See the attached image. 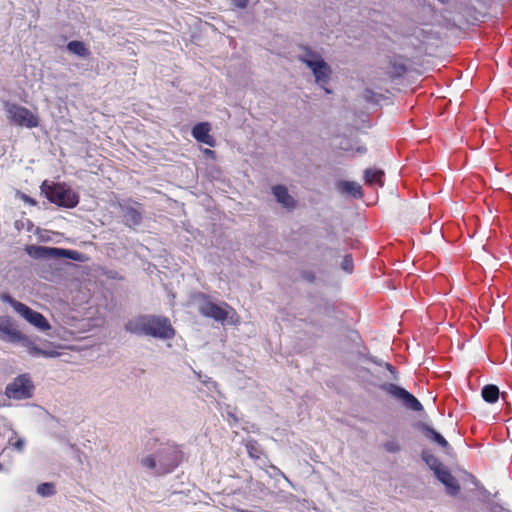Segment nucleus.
<instances>
[{
	"mask_svg": "<svg viewBox=\"0 0 512 512\" xmlns=\"http://www.w3.org/2000/svg\"><path fill=\"white\" fill-rule=\"evenodd\" d=\"M131 334L151 336L158 339L168 340L175 336V329L170 320L164 316L138 315L128 320L124 326Z\"/></svg>",
	"mask_w": 512,
	"mask_h": 512,
	"instance_id": "nucleus-1",
	"label": "nucleus"
},
{
	"mask_svg": "<svg viewBox=\"0 0 512 512\" xmlns=\"http://www.w3.org/2000/svg\"><path fill=\"white\" fill-rule=\"evenodd\" d=\"M41 192L51 202L65 208H74L79 203L78 195L64 183H53L47 180L40 186Z\"/></svg>",
	"mask_w": 512,
	"mask_h": 512,
	"instance_id": "nucleus-2",
	"label": "nucleus"
},
{
	"mask_svg": "<svg viewBox=\"0 0 512 512\" xmlns=\"http://www.w3.org/2000/svg\"><path fill=\"white\" fill-rule=\"evenodd\" d=\"M299 60L311 69L315 82L319 84L327 94H330L331 90L326 88L325 85L328 84L331 78L332 70L329 64L322 59L321 55L307 50V54L301 56Z\"/></svg>",
	"mask_w": 512,
	"mask_h": 512,
	"instance_id": "nucleus-3",
	"label": "nucleus"
},
{
	"mask_svg": "<svg viewBox=\"0 0 512 512\" xmlns=\"http://www.w3.org/2000/svg\"><path fill=\"white\" fill-rule=\"evenodd\" d=\"M200 298L202 302L199 305V313L202 316L222 323L228 318H230L233 323L238 322V315L235 309L228 303L222 302L220 305L216 304L210 301L209 297L205 294H200Z\"/></svg>",
	"mask_w": 512,
	"mask_h": 512,
	"instance_id": "nucleus-4",
	"label": "nucleus"
},
{
	"mask_svg": "<svg viewBox=\"0 0 512 512\" xmlns=\"http://www.w3.org/2000/svg\"><path fill=\"white\" fill-rule=\"evenodd\" d=\"M4 109L7 119L17 126L32 129L38 127L40 124L38 115L24 106L16 103L5 102Z\"/></svg>",
	"mask_w": 512,
	"mask_h": 512,
	"instance_id": "nucleus-5",
	"label": "nucleus"
},
{
	"mask_svg": "<svg viewBox=\"0 0 512 512\" xmlns=\"http://www.w3.org/2000/svg\"><path fill=\"white\" fill-rule=\"evenodd\" d=\"M1 299H2V301L11 305V307L21 317H23L28 323H30L31 325H33L35 328L39 329L40 331H47L51 328V325L49 324L47 319L41 313L34 311L27 305L15 300L9 294H2Z\"/></svg>",
	"mask_w": 512,
	"mask_h": 512,
	"instance_id": "nucleus-6",
	"label": "nucleus"
},
{
	"mask_svg": "<svg viewBox=\"0 0 512 512\" xmlns=\"http://www.w3.org/2000/svg\"><path fill=\"white\" fill-rule=\"evenodd\" d=\"M158 462L157 474L172 472L182 462L183 453L177 445H166L156 452Z\"/></svg>",
	"mask_w": 512,
	"mask_h": 512,
	"instance_id": "nucleus-7",
	"label": "nucleus"
},
{
	"mask_svg": "<svg viewBox=\"0 0 512 512\" xmlns=\"http://www.w3.org/2000/svg\"><path fill=\"white\" fill-rule=\"evenodd\" d=\"M34 385L27 374L14 378L5 388V395L13 400H25L33 396Z\"/></svg>",
	"mask_w": 512,
	"mask_h": 512,
	"instance_id": "nucleus-8",
	"label": "nucleus"
},
{
	"mask_svg": "<svg viewBox=\"0 0 512 512\" xmlns=\"http://www.w3.org/2000/svg\"><path fill=\"white\" fill-rule=\"evenodd\" d=\"M380 389L401 401L403 406H405L409 410L421 412L424 409L421 402L413 394L408 392L406 389L398 386L397 384L384 383L380 385Z\"/></svg>",
	"mask_w": 512,
	"mask_h": 512,
	"instance_id": "nucleus-9",
	"label": "nucleus"
},
{
	"mask_svg": "<svg viewBox=\"0 0 512 512\" xmlns=\"http://www.w3.org/2000/svg\"><path fill=\"white\" fill-rule=\"evenodd\" d=\"M25 252L34 259H50L60 257H66L73 260L77 259L75 257L77 252L57 247L28 245L25 247Z\"/></svg>",
	"mask_w": 512,
	"mask_h": 512,
	"instance_id": "nucleus-10",
	"label": "nucleus"
},
{
	"mask_svg": "<svg viewBox=\"0 0 512 512\" xmlns=\"http://www.w3.org/2000/svg\"><path fill=\"white\" fill-rule=\"evenodd\" d=\"M0 339L6 342L18 343L25 340L15 321L9 316H0Z\"/></svg>",
	"mask_w": 512,
	"mask_h": 512,
	"instance_id": "nucleus-11",
	"label": "nucleus"
},
{
	"mask_svg": "<svg viewBox=\"0 0 512 512\" xmlns=\"http://www.w3.org/2000/svg\"><path fill=\"white\" fill-rule=\"evenodd\" d=\"M437 479L445 485L447 493L451 496H456L460 492V485L457 479L451 474V472L442 464L432 466Z\"/></svg>",
	"mask_w": 512,
	"mask_h": 512,
	"instance_id": "nucleus-12",
	"label": "nucleus"
},
{
	"mask_svg": "<svg viewBox=\"0 0 512 512\" xmlns=\"http://www.w3.org/2000/svg\"><path fill=\"white\" fill-rule=\"evenodd\" d=\"M211 126L208 122H200L194 125L192 128V136L200 143H204L210 147L216 145V141L213 136L210 135Z\"/></svg>",
	"mask_w": 512,
	"mask_h": 512,
	"instance_id": "nucleus-13",
	"label": "nucleus"
},
{
	"mask_svg": "<svg viewBox=\"0 0 512 512\" xmlns=\"http://www.w3.org/2000/svg\"><path fill=\"white\" fill-rule=\"evenodd\" d=\"M123 222L126 226L134 228L141 224L143 215L140 209L131 205H121Z\"/></svg>",
	"mask_w": 512,
	"mask_h": 512,
	"instance_id": "nucleus-14",
	"label": "nucleus"
},
{
	"mask_svg": "<svg viewBox=\"0 0 512 512\" xmlns=\"http://www.w3.org/2000/svg\"><path fill=\"white\" fill-rule=\"evenodd\" d=\"M272 193L275 196L276 200L288 210H293L296 207V200L289 194L288 189L285 186H273Z\"/></svg>",
	"mask_w": 512,
	"mask_h": 512,
	"instance_id": "nucleus-15",
	"label": "nucleus"
},
{
	"mask_svg": "<svg viewBox=\"0 0 512 512\" xmlns=\"http://www.w3.org/2000/svg\"><path fill=\"white\" fill-rule=\"evenodd\" d=\"M419 429L427 439L435 442L440 447H442L444 449H447L450 447L447 440L441 434H439L437 431H435L432 427H430L429 425H427L425 423H420Z\"/></svg>",
	"mask_w": 512,
	"mask_h": 512,
	"instance_id": "nucleus-16",
	"label": "nucleus"
},
{
	"mask_svg": "<svg viewBox=\"0 0 512 512\" xmlns=\"http://www.w3.org/2000/svg\"><path fill=\"white\" fill-rule=\"evenodd\" d=\"M18 343H21L23 346H25L28 350V353L32 356H42L51 358L59 355L58 352H56L55 350H44L39 348L26 335L25 340L18 341Z\"/></svg>",
	"mask_w": 512,
	"mask_h": 512,
	"instance_id": "nucleus-17",
	"label": "nucleus"
},
{
	"mask_svg": "<svg viewBox=\"0 0 512 512\" xmlns=\"http://www.w3.org/2000/svg\"><path fill=\"white\" fill-rule=\"evenodd\" d=\"M481 396L485 402L493 404L498 401L500 396L505 400L506 393H500L499 388L494 384H487L482 388Z\"/></svg>",
	"mask_w": 512,
	"mask_h": 512,
	"instance_id": "nucleus-18",
	"label": "nucleus"
},
{
	"mask_svg": "<svg viewBox=\"0 0 512 512\" xmlns=\"http://www.w3.org/2000/svg\"><path fill=\"white\" fill-rule=\"evenodd\" d=\"M384 172L380 169L376 168H369L366 169L364 172V179L366 184L368 185H378L383 186L384 185Z\"/></svg>",
	"mask_w": 512,
	"mask_h": 512,
	"instance_id": "nucleus-19",
	"label": "nucleus"
},
{
	"mask_svg": "<svg viewBox=\"0 0 512 512\" xmlns=\"http://www.w3.org/2000/svg\"><path fill=\"white\" fill-rule=\"evenodd\" d=\"M67 49L69 52H71L77 56H80V57L86 58L90 55L89 49L81 41H77V40L70 41L67 44Z\"/></svg>",
	"mask_w": 512,
	"mask_h": 512,
	"instance_id": "nucleus-20",
	"label": "nucleus"
},
{
	"mask_svg": "<svg viewBox=\"0 0 512 512\" xmlns=\"http://www.w3.org/2000/svg\"><path fill=\"white\" fill-rule=\"evenodd\" d=\"M343 192L352 195L354 198H361L363 196L361 186L354 181H343L340 183Z\"/></svg>",
	"mask_w": 512,
	"mask_h": 512,
	"instance_id": "nucleus-21",
	"label": "nucleus"
},
{
	"mask_svg": "<svg viewBox=\"0 0 512 512\" xmlns=\"http://www.w3.org/2000/svg\"><path fill=\"white\" fill-rule=\"evenodd\" d=\"M246 450H247L249 457L252 459H256V460L260 459V457L262 455V450H261L259 444L257 443V441H255V440L249 441L246 444Z\"/></svg>",
	"mask_w": 512,
	"mask_h": 512,
	"instance_id": "nucleus-22",
	"label": "nucleus"
},
{
	"mask_svg": "<svg viewBox=\"0 0 512 512\" xmlns=\"http://www.w3.org/2000/svg\"><path fill=\"white\" fill-rule=\"evenodd\" d=\"M37 493L47 497L55 494V486L52 483H42L37 487Z\"/></svg>",
	"mask_w": 512,
	"mask_h": 512,
	"instance_id": "nucleus-23",
	"label": "nucleus"
},
{
	"mask_svg": "<svg viewBox=\"0 0 512 512\" xmlns=\"http://www.w3.org/2000/svg\"><path fill=\"white\" fill-rule=\"evenodd\" d=\"M142 465L148 469H158V462L156 456H147L142 459L141 461Z\"/></svg>",
	"mask_w": 512,
	"mask_h": 512,
	"instance_id": "nucleus-24",
	"label": "nucleus"
},
{
	"mask_svg": "<svg viewBox=\"0 0 512 512\" xmlns=\"http://www.w3.org/2000/svg\"><path fill=\"white\" fill-rule=\"evenodd\" d=\"M342 269L347 273H352L353 271V259L351 255H346L341 263Z\"/></svg>",
	"mask_w": 512,
	"mask_h": 512,
	"instance_id": "nucleus-25",
	"label": "nucleus"
},
{
	"mask_svg": "<svg viewBox=\"0 0 512 512\" xmlns=\"http://www.w3.org/2000/svg\"><path fill=\"white\" fill-rule=\"evenodd\" d=\"M384 449L389 453H397L400 451V446L395 441H388L384 443Z\"/></svg>",
	"mask_w": 512,
	"mask_h": 512,
	"instance_id": "nucleus-26",
	"label": "nucleus"
},
{
	"mask_svg": "<svg viewBox=\"0 0 512 512\" xmlns=\"http://www.w3.org/2000/svg\"><path fill=\"white\" fill-rule=\"evenodd\" d=\"M422 457L423 459L425 460V462L432 468V466L434 465H437V463H440L438 461V459L436 457H434L433 455L431 454H427V453H423L422 454Z\"/></svg>",
	"mask_w": 512,
	"mask_h": 512,
	"instance_id": "nucleus-27",
	"label": "nucleus"
},
{
	"mask_svg": "<svg viewBox=\"0 0 512 512\" xmlns=\"http://www.w3.org/2000/svg\"><path fill=\"white\" fill-rule=\"evenodd\" d=\"M10 444L13 446L14 449H16L17 451H22L23 448H24V440L22 438H18L15 442H11L10 441Z\"/></svg>",
	"mask_w": 512,
	"mask_h": 512,
	"instance_id": "nucleus-28",
	"label": "nucleus"
},
{
	"mask_svg": "<svg viewBox=\"0 0 512 512\" xmlns=\"http://www.w3.org/2000/svg\"><path fill=\"white\" fill-rule=\"evenodd\" d=\"M232 4L240 9L246 8L249 0H231Z\"/></svg>",
	"mask_w": 512,
	"mask_h": 512,
	"instance_id": "nucleus-29",
	"label": "nucleus"
},
{
	"mask_svg": "<svg viewBox=\"0 0 512 512\" xmlns=\"http://www.w3.org/2000/svg\"><path fill=\"white\" fill-rule=\"evenodd\" d=\"M20 198L27 204L31 205V206H35L37 204V201L33 198H31L30 196L22 193Z\"/></svg>",
	"mask_w": 512,
	"mask_h": 512,
	"instance_id": "nucleus-30",
	"label": "nucleus"
},
{
	"mask_svg": "<svg viewBox=\"0 0 512 512\" xmlns=\"http://www.w3.org/2000/svg\"><path fill=\"white\" fill-rule=\"evenodd\" d=\"M203 152H204V154H205L207 157H209V158H211V159H215V158H216V153H215V151H213V150H211V149L206 148V149H204V151H203Z\"/></svg>",
	"mask_w": 512,
	"mask_h": 512,
	"instance_id": "nucleus-31",
	"label": "nucleus"
},
{
	"mask_svg": "<svg viewBox=\"0 0 512 512\" xmlns=\"http://www.w3.org/2000/svg\"><path fill=\"white\" fill-rule=\"evenodd\" d=\"M303 276H304L305 279H307L310 282H313L314 279H315V276H314V274L312 272H306V273H304Z\"/></svg>",
	"mask_w": 512,
	"mask_h": 512,
	"instance_id": "nucleus-32",
	"label": "nucleus"
},
{
	"mask_svg": "<svg viewBox=\"0 0 512 512\" xmlns=\"http://www.w3.org/2000/svg\"><path fill=\"white\" fill-rule=\"evenodd\" d=\"M386 368H387V369H388L392 374H394V372H395V368H394V366H392V365H391V364H389V363H386Z\"/></svg>",
	"mask_w": 512,
	"mask_h": 512,
	"instance_id": "nucleus-33",
	"label": "nucleus"
},
{
	"mask_svg": "<svg viewBox=\"0 0 512 512\" xmlns=\"http://www.w3.org/2000/svg\"><path fill=\"white\" fill-rule=\"evenodd\" d=\"M400 71H401V73H404L406 71V67L404 65H401L400 66Z\"/></svg>",
	"mask_w": 512,
	"mask_h": 512,
	"instance_id": "nucleus-34",
	"label": "nucleus"
},
{
	"mask_svg": "<svg viewBox=\"0 0 512 512\" xmlns=\"http://www.w3.org/2000/svg\"><path fill=\"white\" fill-rule=\"evenodd\" d=\"M439 2H441L442 4H445L448 2V0H438Z\"/></svg>",
	"mask_w": 512,
	"mask_h": 512,
	"instance_id": "nucleus-35",
	"label": "nucleus"
},
{
	"mask_svg": "<svg viewBox=\"0 0 512 512\" xmlns=\"http://www.w3.org/2000/svg\"><path fill=\"white\" fill-rule=\"evenodd\" d=\"M2 469V465L0 464V470Z\"/></svg>",
	"mask_w": 512,
	"mask_h": 512,
	"instance_id": "nucleus-36",
	"label": "nucleus"
}]
</instances>
